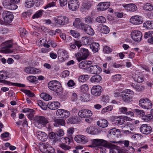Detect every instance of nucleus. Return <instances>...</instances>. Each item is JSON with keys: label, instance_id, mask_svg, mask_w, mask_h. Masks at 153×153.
Here are the masks:
<instances>
[{"label": "nucleus", "instance_id": "obj_1", "mask_svg": "<svg viewBox=\"0 0 153 153\" xmlns=\"http://www.w3.org/2000/svg\"><path fill=\"white\" fill-rule=\"evenodd\" d=\"M121 94L122 100L125 103L130 102L134 95V92L128 89L124 90Z\"/></svg>", "mask_w": 153, "mask_h": 153}, {"label": "nucleus", "instance_id": "obj_20", "mask_svg": "<svg viewBox=\"0 0 153 153\" xmlns=\"http://www.w3.org/2000/svg\"><path fill=\"white\" fill-rule=\"evenodd\" d=\"M140 129L142 133L146 134H149L151 131V127L146 124L142 125L140 128Z\"/></svg>", "mask_w": 153, "mask_h": 153}, {"label": "nucleus", "instance_id": "obj_39", "mask_svg": "<svg viewBox=\"0 0 153 153\" xmlns=\"http://www.w3.org/2000/svg\"><path fill=\"white\" fill-rule=\"evenodd\" d=\"M87 26L84 31L89 35L93 36L94 34V30L90 26L88 25Z\"/></svg>", "mask_w": 153, "mask_h": 153}, {"label": "nucleus", "instance_id": "obj_33", "mask_svg": "<svg viewBox=\"0 0 153 153\" xmlns=\"http://www.w3.org/2000/svg\"><path fill=\"white\" fill-rule=\"evenodd\" d=\"M97 124L99 126L102 128H105L108 126V122L106 120L100 119L97 121Z\"/></svg>", "mask_w": 153, "mask_h": 153}, {"label": "nucleus", "instance_id": "obj_15", "mask_svg": "<svg viewBox=\"0 0 153 153\" xmlns=\"http://www.w3.org/2000/svg\"><path fill=\"white\" fill-rule=\"evenodd\" d=\"M56 114L62 118H66L69 117L70 113L67 110L63 109H58L56 111Z\"/></svg>", "mask_w": 153, "mask_h": 153}, {"label": "nucleus", "instance_id": "obj_13", "mask_svg": "<svg viewBox=\"0 0 153 153\" xmlns=\"http://www.w3.org/2000/svg\"><path fill=\"white\" fill-rule=\"evenodd\" d=\"M130 23L134 25H137L141 24L143 22L142 17L138 15L131 17L129 20Z\"/></svg>", "mask_w": 153, "mask_h": 153}, {"label": "nucleus", "instance_id": "obj_60", "mask_svg": "<svg viewBox=\"0 0 153 153\" xmlns=\"http://www.w3.org/2000/svg\"><path fill=\"white\" fill-rule=\"evenodd\" d=\"M67 135L69 137L71 136L74 132V128L72 127H71L68 128L67 130Z\"/></svg>", "mask_w": 153, "mask_h": 153}, {"label": "nucleus", "instance_id": "obj_63", "mask_svg": "<svg viewBox=\"0 0 153 153\" xmlns=\"http://www.w3.org/2000/svg\"><path fill=\"white\" fill-rule=\"evenodd\" d=\"M9 133L8 132H5L1 134V139L4 141H6V140L5 138L8 137L9 136Z\"/></svg>", "mask_w": 153, "mask_h": 153}, {"label": "nucleus", "instance_id": "obj_18", "mask_svg": "<svg viewBox=\"0 0 153 153\" xmlns=\"http://www.w3.org/2000/svg\"><path fill=\"white\" fill-rule=\"evenodd\" d=\"M89 72L93 74H100L102 71L100 67L97 65H94L90 66L89 70Z\"/></svg>", "mask_w": 153, "mask_h": 153}, {"label": "nucleus", "instance_id": "obj_49", "mask_svg": "<svg viewBox=\"0 0 153 153\" xmlns=\"http://www.w3.org/2000/svg\"><path fill=\"white\" fill-rule=\"evenodd\" d=\"M70 33L71 36L74 38H78L80 36L79 33L76 30H71L70 31Z\"/></svg>", "mask_w": 153, "mask_h": 153}, {"label": "nucleus", "instance_id": "obj_8", "mask_svg": "<svg viewBox=\"0 0 153 153\" xmlns=\"http://www.w3.org/2000/svg\"><path fill=\"white\" fill-rule=\"evenodd\" d=\"M74 140L79 144H85L89 141V139L86 136L82 134H78L75 136Z\"/></svg>", "mask_w": 153, "mask_h": 153}, {"label": "nucleus", "instance_id": "obj_32", "mask_svg": "<svg viewBox=\"0 0 153 153\" xmlns=\"http://www.w3.org/2000/svg\"><path fill=\"white\" fill-rule=\"evenodd\" d=\"M101 76L96 75L92 76L90 79V81L92 83H98L100 82L102 80Z\"/></svg>", "mask_w": 153, "mask_h": 153}, {"label": "nucleus", "instance_id": "obj_38", "mask_svg": "<svg viewBox=\"0 0 153 153\" xmlns=\"http://www.w3.org/2000/svg\"><path fill=\"white\" fill-rule=\"evenodd\" d=\"M134 79L136 82L142 83L144 80V78L142 75L139 74L136 75L134 77Z\"/></svg>", "mask_w": 153, "mask_h": 153}, {"label": "nucleus", "instance_id": "obj_29", "mask_svg": "<svg viewBox=\"0 0 153 153\" xmlns=\"http://www.w3.org/2000/svg\"><path fill=\"white\" fill-rule=\"evenodd\" d=\"M114 123L117 125H120L124 123L123 116H120L115 117L113 119Z\"/></svg>", "mask_w": 153, "mask_h": 153}, {"label": "nucleus", "instance_id": "obj_42", "mask_svg": "<svg viewBox=\"0 0 153 153\" xmlns=\"http://www.w3.org/2000/svg\"><path fill=\"white\" fill-rule=\"evenodd\" d=\"M35 4L33 0H26L25 3V6L27 8L32 7Z\"/></svg>", "mask_w": 153, "mask_h": 153}, {"label": "nucleus", "instance_id": "obj_26", "mask_svg": "<svg viewBox=\"0 0 153 153\" xmlns=\"http://www.w3.org/2000/svg\"><path fill=\"white\" fill-rule=\"evenodd\" d=\"M123 6L125 9L128 11L134 12L137 9L136 6L133 4H125L123 5Z\"/></svg>", "mask_w": 153, "mask_h": 153}, {"label": "nucleus", "instance_id": "obj_28", "mask_svg": "<svg viewBox=\"0 0 153 153\" xmlns=\"http://www.w3.org/2000/svg\"><path fill=\"white\" fill-rule=\"evenodd\" d=\"M119 111L120 114H123L126 115H130L131 117H134L133 113L131 111H128V109L125 107H121L119 108Z\"/></svg>", "mask_w": 153, "mask_h": 153}, {"label": "nucleus", "instance_id": "obj_25", "mask_svg": "<svg viewBox=\"0 0 153 153\" xmlns=\"http://www.w3.org/2000/svg\"><path fill=\"white\" fill-rule=\"evenodd\" d=\"M24 70L26 73L28 74H35L40 72L39 70L31 67L26 68Z\"/></svg>", "mask_w": 153, "mask_h": 153}, {"label": "nucleus", "instance_id": "obj_54", "mask_svg": "<svg viewBox=\"0 0 153 153\" xmlns=\"http://www.w3.org/2000/svg\"><path fill=\"white\" fill-rule=\"evenodd\" d=\"M59 146L62 149L65 150H69L71 148V146L63 143H61L59 145Z\"/></svg>", "mask_w": 153, "mask_h": 153}, {"label": "nucleus", "instance_id": "obj_30", "mask_svg": "<svg viewBox=\"0 0 153 153\" xmlns=\"http://www.w3.org/2000/svg\"><path fill=\"white\" fill-rule=\"evenodd\" d=\"M93 4V1L92 0L84 1L82 4V7L85 10H88L90 8Z\"/></svg>", "mask_w": 153, "mask_h": 153}, {"label": "nucleus", "instance_id": "obj_45", "mask_svg": "<svg viewBox=\"0 0 153 153\" xmlns=\"http://www.w3.org/2000/svg\"><path fill=\"white\" fill-rule=\"evenodd\" d=\"M143 8L146 10L150 11L153 10V6L151 4L147 3L144 5Z\"/></svg>", "mask_w": 153, "mask_h": 153}, {"label": "nucleus", "instance_id": "obj_34", "mask_svg": "<svg viewBox=\"0 0 153 153\" xmlns=\"http://www.w3.org/2000/svg\"><path fill=\"white\" fill-rule=\"evenodd\" d=\"M101 32L103 34H107L110 31L109 28L104 25H100V26Z\"/></svg>", "mask_w": 153, "mask_h": 153}, {"label": "nucleus", "instance_id": "obj_52", "mask_svg": "<svg viewBox=\"0 0 153 153\" xmlns=\"http://www.w3.org/2000/svg\"><path fill=\"white\" fill-rule=\"evenodd\" d=\"M113 109V107L111 105H109L102 109L101 113L103 114L107 112L111 111Z\"/></svg>", "mask_w": 153, "mask_h": 153}, {"label": "nucleus", "instance_id": "obj_3", "mask_svg": "<svg viewBox=\"0 0 153 153\" xmlns=\"http://www.w3.org/2000/svg\"><path fill=\"white\" fill-rule=\"evenodd\" d=\"M54 21L57 25H64L68 22V19L66 16L59 15L53 18Z\"/></svg>", "mask_w": 153, "mask_h": 153}, {"label": "nucleus", "instance_id": "obj_7", "mask_svg": "<svg viewBox=\"0 0 153 153\" xmlns=\"http://www.w3.org/2000/svg\"><path fill=\"white\" fill-rule=\"evenodd\" d=\"M132 39L137 42H140L142 36V33L140 31L137 30H132L131 34Z\"/></svg>", "mask_w": 153, "mask_h": 153}, {"label": "nucleus", "instance_id": "obj_31", "mask_svg": "<svg viewBox=\"0 0 153 153\" xmlns=\"http://www.w3.org/2000/svg\"><path fill=\"white\" fill-rule=\"evenodd\" d=\"M90 48L94 53H96L100 49V45L97 42H94L90 45Z\"/></svg>", "mask_w": 153, "mask_h": 153}, {"label": "nucleus", "instance_id": "obj_17", "mask_svg": "<svg viewBox=\"0 0 153 153\" xmlns=\"http://www.w3.org/2000/svg\"><path fill=\"white\" fill-rule=\"evenodd\" d=\"M110 5L109 2H106L100 3L97 6V9L98 11H102L107 9Z\"/></svg>", "mask_w": 153, "mask_h": 153}, {"label": "nucleus", "instance_id": "obj_50", "mask_svg": "<svg viewBox=\"0 0 153 153\" xmlns=\"http://www.w3.org/2000/svg\"><path fill=\"white\" fill-rule=\"evenodd\" d=\"M85 22L87 24H91L93 22V18L91 16H86L84 19Z\"/></svg>", "mask_w": 153, "mask_h": 153}, {"label": "nucleus", "instance_id": "obj_55", "mask_svg": "<svg viewBox=\"0 0 153 153\" xmlns=\"http://www.w3.org/2000/svg\"><path fill=\"white\" fill-rule=\"evenodd\" d=\"M61 140H62V143H65V144H67L68 145H69L70 143L71 142V140L70 139L66 137H62L61 138Z\"/></svg>", "mask_w": 153, "mask_h": 153}, {"label": "nucleus", "instance_id": "obj_9", "mask_svg": "<svg viewBox=\"0 0 153 153\" xmlns=\"http://www.w3.org/2000/svg\"><path fill=\"white\" fill-rule=\"evenodd\" d=\"M2 15L4 20L8 24L10 23L13 19V15L12 13L7 11H4Z\"/></svg>", "mask_w": 153, "mask_h": 153}, {"label": "nucleus", "instance_id": "obj_6", "mask_svg": "<svg viewBox=\"0 0 153 153\" xmlns=\"http://www.w3.org/2000/svg\"><path fill=\"white\" fill-rule=\"evenodd\" d=\"M13 46L12 42L11 40H8L2 43L1 46V48L4 49V53H11L13 52V50H11L9 49L11 48Z\"/></svg>", "mask_w": 153, "mask_h": 153}, {"label": "nucleus", "instance_id": "obj_10", "mask_svg": "<svg viewBox=\"0 0 153 153\" xmlns=\"http://www.w3.org/2000/svg\"><path fill=\"white\" fill-rule=\"evenodd\" d=\"M68 6L70 10L75 11L78 9L79 2L78 0H70L68 2Z\"/></svg>", "mask_w": 153, "mask_h": 153}, {"label": "nucleus", "instance_id": "obj_61", "mask_svg": "<svg viewBox=\"0 0 153 153\" xmlns=\"http://www.w3.org/2000/svg\"><path fill=\"white\" fill-rule=\"evenodd\" d=\"M36 7H39L42 5L44 3V0H35L34 1Z\"/></svg>", "mask_w": 153, "mask_h": 153}, {"label": "nucleus", "instance_id": "obj_47", "mask_svg": "<svg viewBox=\"0 0 153 153\" xmlns=\"http://www.w3.org/2000/svg\"><path fill=\"white\" fill-rule=\"evenodd\" d=\"M44 12L43 10H39L37 11L35 13L33 16V19L38 18L41 17Z\"/></svg>", "mask_w": 153, "mask_h": 153}, {"label": "nucleus", "instance_id": "obj_21", "mask_svg": "<svg viewBox=\"0 0 153 153\" xmlns=\"http://www.w3.org/2000/svg\"><path fill=\"white\" fill-rule=\"evenodd\" d=\"M0 82L2 83L4 85H12L16 86L24 87L25 86V85L24 84H21L17 83L12 82L10 81H8L5 80H0Z\"/></svg>", "mask_w": 153, "mask_h": 153}, {"label": "nucleus", "instance_id": "obj_14", "mask_svg": "<svg viewBox=\"0 0 153 153\" xmlns=\"http://www.w3.org/2000/svg\"><path fill=\"white\" fill-rule=\"evenodd\" d=\"M102 90V88L99 85L93 86L91 89V93L94 96L97 97L100 95Z\"/></svg>", "mask_w": 153, "mask_h": 153}, {"label": "nucleus", "instance_id": "obj_46", "mask_svg": "<svg viewBox=\"0 0 153 153\" xmlns=\"http://www.w3.org/2000/svg\"><path fill=\"white\" fill-rule=\"evenodd\" d=\"M34 111V110L31 109H29V108H25L23 110V112L24 113H26L27 112H30V114H29L28 115V118H29L30 117L31 119L33 117V115L32 113Z\"/></svg>", "mask_w": 153, "mask_h": 153}, {"label": "nucleus", "instance_id": "obj_11", "mask_svg": "<svg viewBox=\"0 0 153 153\" xmlns=\"http://www.w3.org/2000/svg\"><path fill=\"white\" fill-rule=\"evenodd\" d=\"M58 58L59 61L62 62L66 60L68 57L67 51L64 50H59L58 52Z\"/></svg>", "mask_w": 153, "mask_h": 153}, {"label": "nucleus", "instance_id": "obj_16", "mask_svg": "<svg viewBox=\"0 0 153 153\" xmlns=\"http://www.w3.org/2000/svg\"><path fill=\"white\" fill-rule=\"evenodd\" d=\"M34 120L35 122L42 125H45L48 123L47 119L42 116H36Z\"/></svg>", "mask_w": 153, "mask_h": 153}, {"label": "nucleus", "instance_id": "obj_48", "mask_svg": "<svg viewBox=\"0 0 153 153\" xmlns=\"http://www.w3.org/2000/svg\"><path fill=\"white\" fill-rule=\"evenodd\" d=\"M9 77L6 71H0V79H6Z\"/></svg>", "mask_w": 153, "mask_h": 153}, {"label": "nucleus", "instance_id": "obj_23", "mask_svg": "<svg viewBox=\"0 0 153 153\" xmlns=\"http://www.w3.org/2000/svg\"><path fill=\"white\" fill-rule=\"evenodd\" d=\"M11 3L10 2L5 1L3 3V5L6 8L10 10H15L17 8L18 6L16 5Z\"/></svg>", "mask_w": 153, "mask_h": 153}, {"label": "nucleus", "instance_id": "obj_57", "mask_svg": "<svg viewBox=\"0 0 153 153\" xmlns=\"http://www.w3.org/2000/svg\"><path fill=\"white\" fill-rule=\"evenodd\" d=\"M135 112L139 117H142V119L145 114L144 111L143 110L136 109L135 110Z\"/></svg>", "mask_w": 153, "mask_h": 153}, {"label": "nucleus", "instance_id": "obj_19", "mask_svg": "<svg viewBox=\"0 0 153 153\" xmlns=\"http://www.w3.org/2000/svg\"><path fill=\"white\" fill-rule=\"evenodd\" d=\"M60 106V103L57 101L50 102L48 104L49 108L52 110L57 109Z\"/></svg>", "mask_w": 153, "mask_h": 153}, {"label": "nucleus", "instance_id": "obj_37", "mask_svg": "<svg viewBox=\"0 0 153 153\" xmlns=\"http://www.w3.org/2000/svg\"><path fill=\"white\" fill-rule=\"evenodd\" d=\"M143 26L147 29H153V21H148L145 22L143 23Z\"/></svg>", "mask_w": 153, "mask_h": 153}, {"label": "nucleus", "instance_id": "obj_51", "mask_svg": "<svg viewBox=\"0 0 153 153\" xmlns=\"http://www.w3.org/2000/svg\"><path fill=\"white\" fill-rule=\"evenodd\" d=\"M82 22V20L81 19L78 18H76L73 22V26L77 28Z\"/></svg>", "mask_w": 153, "mask_h": 153}, {"label": "nucleus", "instance_id": "obj_5", "mask_svg": "<svg viewBox=\"0 0 153 153\" xmlns=\"http://www.w3.org/2000/svg\"><path fill=\"white\" fill-rule=\"evenodd\" d=\"M139 104L142 108L147 109L151 108L152 105L151 101L146 98L141 99L139 101Z\"/></svg>", "mask_w": 153, "mask_h": 153}, {"label": "nucleus", "instance_id": "obj_58", "mask_svg": "<svg viewBox=\"0 0 153 153\" xmlns=\"http://www.w3.org/2000/svg\"><path fill=\"white\" fill-rule=\"evenodd\" d=\"M100 139H95L92 140V143H93L94 147L100 146Z\"/></svg>", "mask_w": 153, "mask_h": 153}, {"label": "nucleus", "instance_id": "obj_59", "mask_svg": "<svg viewBox=\"0 0 153 153\" xmlns=\"http://www.w3.org/2000/svg\"><path fill=\"white\" fill-rule=\"evenodd\" d=\"M121 78V75L120 74H116L112 77V80L114 82L120 81Z\"/></svg>", "mask_w": 153, "mask_h": 153}, {"label": "nucleus", "instance_id": "obj_12", "mask_svg": "<svg viewBox=\"0 0 153 153\" xmlns=\"http://www.w3.org/2000/svg\"><path fill=\"white\" fill-rule=\"evenodd\" d=\"M78 115L81 118H88L92 116L93 113L89 109H84L80 110Z\"/></svg>", "mask_w": 153, "mask_h": 153}, {"label": "nucleus", "instance_id": "obj_2", "mask_svg": "<svg viewBox=\"0 0 153 153\" xmlns=\"http://www.w3.org/2000/svg\"><path fill=\"white\" fill-rule=\"evenodd\" d=\"M60 83L56 80H52L48 83V88L51 90L57 93H59L62 90Z\"/></svg>", "mask_w": 153, "mask_h": 153}, {"label": "nucleus", "instance_id": "obj_53", "mask_svg": "<svg viewBox=\"0 0 153 153\" xmlns=\"http://www.w3.org/2000/svg\"><path fill=\"white\" fill-rule=\"evenodd\" d=\"M96 21L99 23H103L105 22L106 19L103 16H100L97 18Z\"/></svg>", "mask_w": 153, "mask_h": 153}, {"label": "nucleus", "instance_id": "obj_64", "mask_svg": "<svg viewBox=\"0 0 153 153\" xmlns=\"http://www.w3.org/2000/svg\"><path fill=\"white\" fill-rule=\"evenodd\" d=\"M56 133L57 136L59 137L63 136L64 135V132L63 130L62 129H59L57 130Z\"/></svg>", "mask_w": 153, "mask_h": 153}, {"label": "nucleus", "instance_id": "obj_4", "mask_svg": "<svg viewBox=\"0 0 153 153\" xmlns=\"http://www.w3.org/2000/svg\"><path fill=\"white\" fill-rule=\"evenodd\" d=\"M89 55V52L88 50L84 48H81L80 52L75 54L76 57L79 61L86 59Z\"/></svg>", "mask_w": 153, "mask_h": 153}, {"label": "nucleus", "instance_id": "obj_36", "mask_svg": "<svg viewBox=\"0 0 153 153\" xmlns=\"http://www.w3.org/2000/svg\"><path fill=\"white\" fill-rule=\"evenodd\" d=\"M100 146H103L102 147H114L115 145H112L111 143L108 142L107 141L102 139H100Z\"/></svg>", "mask_w": 153, "mask_h": 153}, {"label": "nucleus", "instance_id": "obj_43", "mask_svg": "<svg viewBox=\"0 0 153 153\" xmlns=\"http://www.w3.org/2000/svg\"><path fill=\"white\" fill-rule=\"evenodd\" d=\"M41 98L45 101H48L52 99L51 96L46 93H43L40 95Z\"/></svg>", "mask_w": 153, "mask_h": 153}, {"label": "nucleus", "instance_id": "obj_24", "mask_svg": "<svg viewBox=\"0 0 153 153\" xmlns=\"http://www.w3.org/2000/svg\"><path fill=\"white\" fill-rule=\"evenodd\" d=\"M92 64L91 61H84L80 62L79 65V66L80 68L87 69L89 68L91 65Z\"/></svg>", "mask_w": 153, "mask_h": 153}, {"label": "nucleus", "instance_id": "obj_56", "mask_svg": "<svg viewBox=\"0 0 153 153\" xmlns=\"http://www.w3.org/2000/svg\"><path fill=\"white\" fill-rule=\"evenodd\" d=\"M80 90L81 91L83 92L84 94L88 90V87L87 84H85L82 85L80 87Z\"/></svg>", "mask_w": 153, "mask_h": 153}, {"label": "nucleus", "instance_id": "obj_44", "mask_svg": "<svg viewBox=\"0 0 153 153\" xmlns=\"http://www.w3.org/2000/svg\"><path fill=\"white\" fill-rule=\"evenodd\" d=\"M27 79L29 82L32 83H37L38 82L37 78L33 76H30L27 77Z\"/></svg>", "mask_w": 153, "mask_h": 153}, {"label": "nucleus", "instance_id": "obj_22", "mask_svg": "<svg viewBox=\"0 0 153 153\" xmlns=\"http://www.w3.org/2000/svg\"><path fill=\"white\" fill-rule=\"evenodd\" d=\"M37 138L42 141H45L47 139V135L44 132L38 131L36 133Z\"/></svg>", "mask_w": 153, "mask_h": 153}, {"label": "nucleus", "instance_id": "obj_27", "mask_svg": "<svg viewBox=\"0 0 153 153\" xmlns=\"http://www.w3.org/2000/svg\"><path fill=\"white\" fill-rule=\"evenodd\" d=\"M86 131L88 133L92 135L97 134L99 133L98 129L93 126H90L87 127L86 130Z\"/></svg>", "mask_w": 153, "mask_h": 153}, {"label": "nucleus", "instance_id": "obj_62", "mask_svg": "<svg viewBox=\"0 0 153 153\" xmlns=\"http://www.w3.org/2000/svg\"><path fill=\"white\" fill-rule=\"evenodd\" d=\"M88 25L82 22L77 28L84 31Z\"/></svg>", "mask_w": 153, "mask_h": 153}, {"label": "nucleus", "instance_id": "obj_35", "mask_svg": "<svg viewBox=\"0 0 153 153\" xmlns=\"http://www.w3.org/2000/svg\"><path fill=\"white\" fill-rule=\"evenodd\" d=\"M65 121L63 119H58L54 120V126H59L65 125Z\"/></svg>", "mask_w": 153, "mask_h": 153}, {"label": "nucleus", "instance_id": "obj_41", "mask_svg": "<svg viewBox=\"0 0 153 153\" xmlns=\"http://www.w3.org/2000/svg\"><path fill=\"white\" fill-rule=\"evenodd\" d=\"M91 39L87 36L83 37L82 38V42L84 45H90Z\"/></svg>", "mask_w": 153, "mask_h": 153}, {"label": "nucleus", "instance_id": "obj_40", "mask_svg": "<svg viewBox=\"0 0 153 153\" xmlns=\"http://www.w3.org/2000/svg\"><path fill=\"white\" fill-rule=\"evenodd\" d=\"M89 78V76L88 75H83L79 77L78 80L79 82H84L87 81Z\"/></svg>", "mask_w": 153, "mask_h": 153}]
</instances>
